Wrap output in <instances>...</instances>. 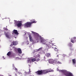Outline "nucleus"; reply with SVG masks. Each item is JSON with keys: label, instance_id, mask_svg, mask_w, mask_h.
<instances>
[{"label": "nucleus", "instance_id": "nucleus-15", "mask_svg": "<svg viewBox=\"0 0 76 76\" xmlns=\"http://www.w3.org/2000/svg\"><path fill=\"white\" fill-rule=\"evenodd\" d=\"M17 44H18V42L16 41L15 42L13 43V45H16Z\"/></svg>", "mask_w": 76, "mask_h": 76}, {"label": "nucleus", "instance_id": "nucleus-1", "mask_svg": "<svg viewBox=\"0 0 76 76\" xmlns=\"http://www.w3.org/2000/svg\"><path fill=\"white\" fill-rule=\"evenodd\" d=\"M32 32L34 34V38L35 39V42H38V40L39 38L41 43H42L43 44L47 45L49 48L51 47V46L50 45V42L44 39L41 37V36H40L39 35V34L33 31H32Z\"/></svg>", "mask_w": 76, "mask_h": 76}, {"label": "nucleus", "instance_id": "nucleus-10", "mask_svg": "<svg viewBox=\"0 0 76 76\" xmlns=\"http://www.w3.org/2000/svg\"><path fill=\"white\" fill-rule=\"evenodd\" d=\"M29 37L30 39V41H33V39H32V36L31 34H30L29 35Z\"/></svg>", "mask_w": 76, "mask_h": 76}, {"label": "nucleus", "instance_id": "nucleus-27", "mask_svg": "<svg viewBox=\"0 0 76 76\" xmlns=\"http://www.w3.org/2000/svg\"><path fill=\"white\" fill-rule=\"evenodd\" d=\"M57 57H58V55H57Z\"/></svg>", "mask_w": 76, "mask_h": 76}, {"label": "nucleus", "instance_id": "nucleus-22", "mask_svg": "<svg viewBox=\"0 0 76 76\" xmlns=\"http://www.w3.org/2000/svg\"><path fill=\"white\" fill-rule=\"evenodd\" d=\"M42 48H40L38 49V51H41L42 50Z\"/></svg>", "mask_w": 76, "mask_h": 76}, {"label": "nucleus", "instance_id": "nucleus-6", "mask_svg": "<svg viewBox=\"0 0 76 76\" xmlns=\"http://www.w3.org/2000/svg\"><path fill=\"white\" fill-rule=\"evenodd\" d=\"M36 61V59L35 58H31V59H29L28 60V62L29 63V62H30V63L31 62V61Z\"/></svg>", "mask_w": 76, "mask_h": 76}, {"label": "nucleus", "instance_id": "nucleus-12", "mask_svg": "<svg viewBox=\"0 0 76 76\" xmlns=\"http://www.w3.org/2000/svg\"><path fill=\"white\" fill-rule=\"evenodd\" d=\"M55 64H61V62H60V61H56V62L55 63Z\"/></svg>", "mask_w": 76, "mask_h": 76}, {"label": "nucleus", "instance_id": "nucleus-8", "mask_svg": "<svg viewBox=\"0 0 76 76\" xmlns=\"http://www.w3.org/2000/svg\"><path fill=\"white\" fill-rule=\"evenodd\" d=\"M13 34H15V35H18V34L17 30H13Z\"/></svg>", "mask_w": 76, "mask_h": 76}, {"label": "nucleus", "instance_id": "nucleus-9", "mask_svg": "<svg viewBox=\"0 0 76 76\" xmlns=\"http://www.w3.org/2000/svg\"><path fill=\"white\" fill-rule=\"evenodd\" d=\"M45 56L46 57H51V53H46L45 54Z\"/></svg>", "mask_w": 76, "mask_h": 76}, {"label": "nucleus", "instance_id": "nucleus-3", "mask_svg": "<svg viewBox=\"0 0 76 76\" xmlns=\"http://www.w3.org/2000/svg\"><path fill=\"white\" fill-rule=\"evenodd\" d=\"M32 24V23L27 22V23L25 24V26H26L27 28L28 27H30L31 26V24Z\"/></svg>", "mask_w": 76, "mask_h": 76}, {"label": "nucleus", "instance_id": "nucleus-11", "mask_svg": "<svg viewBox=\"0 0 76 76\" xmlns=\"http://www.w3.org/2000/svg\"><path fill=\"white\" fill-rule=\"evenodd\" d=\"M5 36L7 38H10V35H9L8 34L6 33L5 34Z\"/></svg>", "mask_w": 76, "mask_h": 76}, {"label": "nucleus", "instance_id": "nucleus-24", "mask_svg": "<svg viewBox=\"0 0 76 76\" xmlns=\"http://www.w3.org/2000/svg\"><path fill=\"white\" fill-rule=\"evenodd\" d=\"M71 41L72 43H74V41L73 40H71Z\"/></svg>", "mask_w": 76, "mask_h": 76}, {"label": "nucleus", "instance_id": "nucleus-20", "mask_svg": "<svg viewBox=\"0 0 76 76\" xmlns=\"http://www.w3.org/2000/svg\"><path fill=\"white\" fill-rule=\"evenodd\" d=\"M37 23V22L35 21H34L31 22L32 23Z\"/></svg>", "mask_w": 76, "mask_h": 76}, {"label": "nucleus", "instance_id": "nucleus-23", "mask_svg": "<svg viewBox=\"0 0 76 76\" xmlns=\"http://www.w3.org/2000/svg\"><path fill=\"white\" fill-rule=\"evenodd\" d=\"M14 67L15 68V69H14V70H18V69L15 67Z\"/></svg>", "mask_w": 76, "mask_h": 76}, {"label": "nucleus", "instance_id": "nucleus-17", "mask_svg": "<svg viewBox=\"0 0 76 76\" xmlns=\"http://www.w3.org/2000/svg\"><path fill=\"white\" fill-rule=\"evenodd\" d=\"M7 55L8 56H10V55H11V52L10 51H9Z\"/></svg>", "mask_w": 76, "mask_h": 76}, {"label": "nucleus", "instance_id": "nucleus-26", "mask_svg": "<svg viewBox=\"0 0 76 76\" xmlns=\"http://www.w3.org/2000/svg\"><path fill=\"white\" fill-rule=\"evenodd\" d=\"M15 76H17V75H16V74H15Z\"/></svg>", "mask_w": 76, "mask_h": 76}, {"label": "nucleus", "instance_id": "nucleus-2", "mask_svg": "<svg viewBox=\"0 0 76 76\" xmlns=\"http://www.w3.org/2000/svg\"><path fill=\"white\" fill-rule=\"evenodd\" d=\"M15 25H17L18 27H20L22 26V23L20 21H16L15 23Z\"/></svg>", "mask_w": 76, "mask_h": 76}, {"label": "nucleus", "instance_id": "nucleus-16", "mask_svg": "<svg viewBox=\"0 0 76 76\" xmlns=\"http://www.w3.org/2000/svg\"><path fill=\"white\" fill-rule=\"evenodd\" d=\"M42 74H45V73H47V71L45 70H42Z\"/></svg>", "mask_w": 76, "mask_h": 76}, {"label": "nucleus", "instance_id": "nucleus-21", "mask_svg": "<svg viewBox=\"0 0 76 76\" xmlns=\"http://www.w3.org/2000/svg\"><path fill=\"white\" fill-rule=\"evenodd\" d=\"M36 61H38L39 60H40L39 58H36Z\"/></svg>", "mask_w": 76, "mask_h": 76}, {"label": "nucleus", "instance_id": "nucleus-29", "mask_svg": "<svg viewBox=\"0 0 76 76\" xmlns=\"http://www.w3.org/2000/svg\"><path fill=\"white\" fill-rule=\"evenodd\" d=\"M44 58H45V57H44Z\"/></svg>", "mask_w": 76, "mask_h": 76}, {"label": "nucleus", "instance_id": "nucleus-19", "mask_svg": "<svg viewBox=\"0 0 76 76\" xmlns=\"http://www.w3.org/2000/svg\"><path fill=\"white\" fill-rule=\"evenodd\" d=\"M68 76H73V75L72 74V73H70L68 74Z\"/></svg>", "mask_w": 76, "mask_h": 76}, {"label": "nucleus", "instance_id": "nucleus-13", "mask_svg": "<svg viewBox=\"0 0 76 76\" xmlns=\"http://www.w3.org/2000/svg\"><path fill=\"white\" fill-rule=\"evenodd\" d=\"M18 52L19 54L22 53V51H21V49H18Z\"/></svg>", "mask_w": 76, "mask_h": 76}, {"label": "nucleus", "instance_id": "nucleus-28", "mask_svg": "<svg viewBox=\"0 0 76 76\" xmlns=\"http://www.w3.org/2000/svg\"><path fill=\"white\" fill-rule=\"evenodd\" d=\"M10 46H11V45H10Z\"/></svg>", "mask_w": 76, "mask_h": 76}, {"label": "nucleus", "instance_id": "nucleus-25", "mask_svg": "<svg viewBox=\"0 0 76 76\" xmlns=\"http://www.w3.org/2000/svg\"><path fill=\"white\" fill-rule=\"evenodd\" d=\"M5 30H6V31H8V29H7V28H6L5 29Z\"/></svg>", "mask_w": 76, "mask_h": 76}, {"label": "nucleus", "instance_id": "nucleus-5", "mask_svg": "<svg viewBox=\"0 0 76 76\" xmlns=\"http://www.w3.org/2000/svg\"><path fill=\"white\" fill-rule=\"evenodd\" d=\"M55 62L56 61L54 60L53 59H50L49 61V62L50 64H53V63H55Z\"/></svg>", "mask_w": 76, "mask_h": 76}, {"label": "nucleus", "instance_id": "nucleus-14", "mask_svg": "<svg viewBox=\"0 0 76 76\" xmlns=\"http://www.w3.org/2000/svg\"><path fill=\"white\" fill-rule=\"evenodd\" d=\"M72 62L74 64H76V60L75 59H72Z\"/></svg>", "mask_w": 76, "mask_h": 76}, {"label": "nucleus", "instance_id": "nucleus-7", "mask_svg": "<svg viewBox=\"0 0 76 76\" xmlns=\"http://www.w3.org/2000/svg\"><path fill=\"white\" fill-rule=\"evenodd\" d=\"M36 73H37V75H41V74H42V70H41L40 71H38L36 72Z\"/></svg>", "mask_w": 76, "mask_h": 76}, {"label": "nucleus", "instance_id": "nucleus-18", "mask_svg": "<svg viewBox=\"0 0 76 76\" xmlns=\"http://www.w3.org/2000/svg\"><path fill=\"white\" fill-rule=\"evenodd\" d=\"M54 50L55 51H57V52H58V50L56 48H54Z\"/></svg>", "mask_w": 76, "mask_h": 76}, {"label": "nucleus", "instance_id": "nucleus-4", "mask_svg": "<svg viewBox=\"0 0 76 76\" xmlns=\"http://www.w3.org/2000/svg\"><path fill=\"white\" fill-rule=\"evenodd\" d=\"M61 72L63 73L66 76H68L69 75V74L70 73L64 71L63 70H61Z\"/></svg>", "mask_w": 76, "mask_h": 76}]
</instances>
